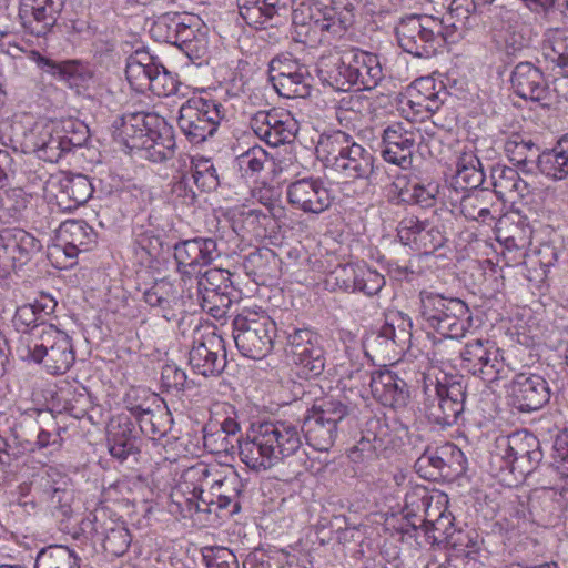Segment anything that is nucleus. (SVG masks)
<instances>
[{
	"instance_id": "obj_1",
	"label": "nucleus",
	"mask_w": 568,
	"mask_h": 568,
	"mask_svg": "<svg viewBox=\"0 0 568 568\" xmlns=\"http://www.w3.org/2000/svg\"><path fill=\"white\" fill-rule=\"evenodd\" d=\"M298 424L288 420L253 423L244 439H237L241 460L252 470H267L295 455L302 447Z\"/></svg>"
},
{
	"instance_id": "obj_2",
	"label": "nucleus",
	"mask_w": 568,
	"mask_h": 568,
	"mask_svg": "<svg viewBox=\"0 0 568 568\" xmlns=\"http://www.w3.org/2000/svg\"><path fill=\"white\" fill-rule=\"evenodd\" d=\"M16 352L20 359L41 364L53 375L67 373L75 361L70 336L53 325L21 335Z\"/></svg>"
},
{
	"instance_id": "obj_3",
	"label": "nucleus",
	"mask_w": 568,
	"mask_h": 568,
	"mask_svg": "<svg viewBox=\"0 0 568 568\" xmlns=\"http://www.w3.org/2000/svg\"><path fill=\"white\" fill-rule=\"evenodd\" d=\"M316 150L344 179L368 180L374 172L372 151L343 131L321 136Z\"/></svg>"
},
{
	"instance_id": "obj_4",
	"label": "nucleus",
	"mask_w": 568,
	"mask_h": 568,
	"mask_svg": "<svg viewBox=\"0 0 568 568\" xmlns=\"http://www.w3.org/2000/svg\"><path fill=\"white\" fill-rule=\"evenodd\" d=\"M419 301L420 318L426 328L452 339L465 336L470 327L471 315L464 301L426 290L420 291Z\"/></svg>"
},
{
	"instance_id": "obj_5",
	"label": "nucleus",
	"mask_w": 568,
	"mask_h": 568,
	"mask_svg": "<svg viewBox=\"0 0 568 568\" xmlns=\"http://www.w3.org/2000/svg\"><path fill=\"white\" fill-rule=\"evenodd\" d=\"M276 337L275 322L262 310L245 307L233 320V338L245 357L262 359L272 351Z\"/></svg>"
},
{
	"instance_id": "obj_6",
	"label": "nucleus",
	"mask_w": 568,
	"mask_h": 568,
	"mask_svg": "<svg viewBox=\"0 0 568 568\" xmlns=\"http://www.w3.org/2000/svg\"><path fill=\"white\" fill-rule=\"evenodd\" d=\"M399 47L418 58H430L448 37L443 20L427 14H409L396 26Z\"/></svg>"
},
{
	"instance_id": "obj_7",
	"label": "nucleus",
	"mask_w": 568,
	"mask_h": 568,
	"mask_svg": "<svg viewBox=\"0 0 568 568\" xmlns=\"http://www.w3.org/2000/svg\"><path fill=\"white\" fill-rule=\"evenodd\" d=\"M349 414L351 408L341 400L322 399L308 410L301 433H304L306 443L315 450L328 452Z\"/></svg>"
},
{
	"instance_id": "obj_8",
	"label": "nucleus",
	"mask_w": 568,
	"mask_h": 568,
	"mask_svg": "<svg viewBox=\"0 0 568 568\" xmlns=\"http://www.w3.org/2000/svg\"><path fill=\"white\" fill-rule=\"evenodd\" d=\"M224 111L216 100L193 95L181 105L178 124L191 143L200 144L214 135Z\"/></svg>"
},
{
	"instance_id": "obj_9",
	"label": "nucleus",
	"mask_w": 568,
	"mask_h": 568,
	"mask_svg": "<svg viewBox=\"0 0 568 568\" xmlns=\"http://www.w3.org/2000/svg\"><path fill=\"white\" fill-rule=\"evenodd\" d=\"M126 79L135 91H151L158 97L176 92V80L145 49H136L126 60Z\"/></svg>"
},
{
	"instance_id": "obj_10",
	"label": "nucleus",
	"mask_w": 568,
	"mask_h": 568,
	"mask_svg": "<svg viewBox=\"0 0 568 568\" xmlns=\"http://www.w3.org/2000/svg\"><path fill=\"white\" fill-rule=\"evenodd\" d=\"M424 396L427 418L442 427L456 424L465 409L466 387L462 379L426 384Z\"/></svg>"
},
{
	"instance_id": "obj_11",
	"label": "nucleus",
	"mask_w": 568,
	"mask_h": 568,
	"mask_svg": "<svg viewBox=\"0 0 568 568\" xmlns=\"http://www.w3.org/2000/svg\"><path fill=\"white\" fill-rule=\"evenodd\" d=\"M493 457L505 463L511 471L530 474L542 459L539 440L528 430H518L495 440Z\"/></svg>"
},
{
	"instance_id": "obj_12",
	"label": "nucleus",
	"mask_w": 568,
	"mask_h": 568,
	"mask_svg": "<svg viewBox=\"0 0 568 568\" xmlns=\"http://www.w3.org/2000/svg\"><path fill=\"white\" fill-rule=\"evenodd\" d=\"M460 357L463 368L485 383L505 379L510 372L503 351L489 339L477 338L467 342Z\"/></svg>"
},
{
	"instance_id": "obj_13",
	"label": "nucleus",
	"mask_w": 568,
	"mask_h": 568,
	"mask_svg": "<svg viewBox=\"0 0 568 568\" xmlns=\"http://www.w3.org/2000/svg\"><path fill=\"white\" fill-rule=\"evenodd\" d=\"M284 334L286 335L285 352L298 367V374L305 378L320 376L325 367L321 337L307 328H294Z\"/></svg>"
},
{
	"instance_id": "obj_14",
	"label": "nucleus",
	"mask_w": 568,
	"mask_h": 568,
	"mask_svg": "<svg viewBox=\"0 0 568 568\" xmlns=\"http://www.w3.org/2000/svg\"><path fill=\"white\" fill-rule=\"evenodd\" d=\"M385 277L365 264H339L331 271L324 281L325 288L332 292H361L367 296L378 294L385 286Z\"/></svg>"
},
{
	"instance_id": "obj_15",
	"label": "nucleus",
	"mask_w": 568,
	"mask_h": 568,
	"mask_svg": "<svg viewBox=\"0 0 568 568\" xmlns=\"http://www.w3.org/2000/svg\"><path fill=\"white\" fill-rule=\"evenodd\" d=\"M268 75L276 92L284 98H306L311 94V75L307 67L288 53L271 60Z\"/></svg>"
},
{
	"instance_id": "obj_16",
	"label": "nucleus",
	"mask_w": 568,
	"mask_h": 568,
	"mask_svg": "<svg viewBox=\"0 0 568 568\" xmlns=\"http://www.w3.org/2000/svg\"><path fill=\"white\" fill-rule=\"evenodd\" d=\"M244 487L245 484L233 468H221L216 484L207 496H203L202 501L195 505V511H203L206 516L214 514L216 517L233 515L241 508L240 497Z\"/></svg>"
},
{
	"instance_id": "obj_17",
	"label": "nucleus",
	"mask_w": 568,
	"mask_h": 568,
	"mask_svg": "<svg viewBox=\"0 0 568 568\" xmlns=\"http://www.w3.org/2000/svg\"><path fill=\"white\" fill-rule=\"evenodd\" d=\"M220 254L217 243L212 237H194L175 243L174 258L184 286L193 281L194 275H200L201 268L214 262Z\"/></svg>"
},
{
	"instance_id": "obj_18",
	"label": "nucleus",
	"mask_w": 568,
	"mask_h": 568,
	"mask_svg": "<svg viewBox=\"0 0 568 568\" xmlns=\"http://www.w3.org/2000/svg\"><path fill=\"white\" fill-rule=\"evenodd\" d=\"M420 133L410 122H393L382 134V156L402 169L410 168Z\"/></svg>"
},
{
	"instance_id": "obj_19",
	"label": "nucleus",
	"mask_w": 568,
	"mask_h": 568,
	"mask_svg": "<svg viewBox=\"0 0 568 568\" xmlns=\"http://www.w3.org/2000/svg\"><path fill=\"white\" fill-rule=\"evenodd\" d=\"M189 364L195 374L216 376L226 366L224 339L214 332L201 334L195 338L189 353Z\"/></svg>"
},
{
	"instance_id": "obj_20",
	"label": "nucleus",
	"mask_w": 568,
	"mask_h": 568,
	"mask_svg": "<svg viewBox=\"0 0 568 568\" xmlns=\"http://www.w3.org/2000/svg\"><path fill=\"white\" fill-rule=\"evenodd\" d=\"M464 453L453 444H446L435 449L427 448L415 463L417 473L426 479L439 476L459 475L466 469Z\"/></svg>"
},
{
	"instance_id": "obj_21",
	"label": "nucleus",
	"mask_w": 568,
	"mask_h": 568,
	"mask_svg": "<svg viewBox=\"0 0 568 568\" xmlns=\"http://www.w3.org/2000/svg\"><path fill=\"white\" fill-rule=\"evenodd\" d=\"M509 396L514 407L523 413L542 408L551 396L549 383L539 374L519 373L509 385Z\"/></svg>"
},
{
	"instance_id": "obj_22",
	"label": "nucleus",
	"mask_w": 568,
	"mask_h": 568,
	"mask_svg": "<svg viewBox=\"0 0 568 568\" xmlns=\"http://www.w3.org/2000/svg\"><path fill=\"white\" fill-rule=\"evenodd\" d=\"M286 197L294 209L316 215L328 210L333 202L325 182L315 178H304L288 184Z\"/></svg>"
},
{
	"instance_id": "obj_23",
	"label": "nucleus",
	"mask_w": 568,
	"mask_h": 568,
	"mask_svg": "<svg viewBox=\"0 0 568 568\" xmlns=\"http://www.w3.org/2000/svg\"><path fill=\"white\" fill-rule=\"evenodd\" d=\"M41 247V242L23 229H0V271L26 264Z\"/></svg>"
},
{
	"instance_id": "obj_24",
	"label": "nucleus",
	"mask_w": 568,
	"mask_h": 568,
	"mask_svg": "<svg viewBox=\"0 0 568 568\" xmlns=\"http://www.w3.org/2000/svg\"><path fill=\"white\" fill-rule=\"evenodd\" d=\"M355 374L359 379H368L373 397L383 406L398 408L407 404L409 397L407 384L390 371L357 369Z\"/></svg>"
},
{
	"instance_id": "obj_25",
	"label": "nucleus",
	"mask_w": 568,
	"mask_h": 568,
	"mask_svg": "<svg viewBox=\"0 0 568 568\" xmlns=\"http://www.w3.org/2000/svg\"><path fill=\"white\" fill-rule=\"evenodd\" d=\"M220 470L221 467L217 465L196 463L183 471V484L192 494V497L185 500L183 517L193 518L197 516V520H210L207 517L201 516L203 511H195V505L201 503L203 496H207V493L213 489Z\"/></svg>"
},
{
	"instance_id": "obj_26",
	"label": "nucleus",
	"mask_w": 568,
	"mask_h": 568,
	"mask_svg": "<svg viewBox=\"0 0 568 568\" xmlns=\"http://www.w3.org/2000/svg\"><path fill=\"white\" fill-rule=\"evenodd\" d=\"M64 7V0H21L19 16L22 26L31 34L45 36Z\"/></svg>"
},
{
	"instance_id": "obj_27",
	"label": "nucleus",
	"mask_w": 568,
	"mask_h": 568,
	"mask_svg": "<svg viewBox=\"0 0 568 568\" xmlns=\"http://www.w3.org/2000/svg\"><path fill=\"white\" fill-rule=\"evenodd\" d=\"M397 236L404 245L424 253L434 252L444 243V236L436 226L428 220H419L414 215L399 222Z\"/></svg>"
},
{
	"instance_id": "obj_28",
	"label": "nucleus",
	"mask_w": 568,
	"mask_h": 568,
	"mask_svg": "<svg viewBox=\"0 0 568 568\" xmlns=\"http://www.w3.org/2000/svg\"><path fill=\"white\" fill-rule=\"evenodd\" d=\"M161 124V118L154 113H125L113 121V138L130 150L143 146V139L151 128Z\"/></svg>"
},
{
	"instance_id": "obj_29",
	"label": "nucleus",
	"mask_w": 568,
	"mask_h": 568,
	"mask_svg": "<svg viewBox=\"0 0 568 568\" xmlns=\"http://www.w3.org/2000/svg\"><path fill=\"white\" fill-rule=\"evenodd\" d=\"M514 92L531 101H544L549 98V87L541 70L530 62L518 63L511 72Z\"/></svg>"
},
{
	"instance_id": "obj_30",
	"label": "nucleus",
	"mask_w": 568,
	"mask_h": 568,
	"mask_svg": "<svg viewBox=\"0 0 568 568\" xmlns=\"http://www.w3.org/2000/svg\"><path fill=\"white\" fill-rule=\"evenodd\" d=\"M59 244L57 251H62L69 257H75L80 252H88L97 241L93 229L81 220H68L63 222L58 231Z\"/></svg>"
},
{
	"instance_id": "obj_31",
	"label": "nucleus",
	"mask_w": 568,
	"mask_h": 568,
	"mask_svg": "<svg viewBox=\"0 0 568 568\" xmlns=\"http://www.w3.org/2000/svg\"><path fill=\"white\" fill-rule=\"evenodd\" d=\"M354 48L344 50L336 59L322 60L320 77L335 90L348 91L355 85Z\"/></svg>"
},
{
	"instance_id": "obj_32",
	"label": "nucleus",
	"mask_w": 568,
	"mask_h": 568,
	"mask_svg": "<svg viewBox=\"0 0 568 568\" xmlns=\"http://www.w3.org/2000/svg\"><path fill=\"white\" fill-rule=\"evenodd\" d=\"M239 10L248 26L258 29L274 18L285 17L288 8L287 0H239Z\"/></svg>"
},
{
	"instance_id": "obj_33",
	"label": "nucleus",
	"mask_w": 568,
	"mask_h": 568,
	"mask_svg": "<svg viewBox=\"0 0 568 568\" xmlns=\"http://www.w3.org/2000/svg\"><path fill=\"white\" fill-rule=\"evenodd\" d=\"M143 146H139V151L143 152V156L155 163L165 162L172 159L175 153V140L172 129L166 125L164 119L161 118V124L151 128L150 132L143 139Z\"/></svg>"
},
{
	"instance_id": "obj_34",
	"label": "nucleus",
	"mask_w": 568,
	"mask_h": 568,
	"mask_svg": "<svg viewBox=\"0 0 568 568\" xmlns=\"http://www.w3.org/2000/svg\"><path fill=\"white\" fill-rule=\"evenodd\" d=\"M490 178L496 195L503 201L516 202L530 194L529 183L523 180L516 169L498 165L491 169Z\"/></svg>"
},
{
	"instance_id": "obj_35",
	"label": "nucleus",
	"mask_w": 568,
	"mask_h": 568,
	"mask_svg": "<svg viewBox=\"0 0 568 568\" xmlns=\"http://www.w3.org/2000/svg\"><path fill=\"white\" fill-rule=\"evenodd\" d=\"M144 302L166 321H172L182 312L181 298L174 285L168 281L155 282L143 293Z\"/></svg>"
},
{
	"instance_id": "obj_36",
	"label": "nucleus",
	"mask_w": 568,
	"mask_h": 568,
	"mask_svg": "<svg viewBox=\"0 0 568 568\" xmlns=\"http://www.w3.org/2000/svg\"><path fill=\"white\" fill-rule=\"evenodd\" d=\"M537 170L554 180H562L568 175V134L560 138L551 150L538 153Z\"/></svg>"
},
{
	"instance_id": "obj_37",
	"label": "nucleus",
	"mask_w": 568,
	"mask_h": 568,
	"mask_svg": "<svg viewBox=\"0 0 568 568\" xmlns=\"http://www.w3.org/2000/svg\"><path fill=\"white\" fill-rule=\"evenodd\" d=\"M504 150L508 160L524 173L532 174L536 172L539 149L530 139L526 140L518 133L511 134L505 141Z\"/></svg>"
},
{
	"instance_id": "obj_38",
	"label": "nucleus",
	"mask_w": 568,
	"mask_h": 568,
	"mask_svg": "<svg viewBox=\"0 0 568 568\" xmlns=\"http://www.w3.org/2000/svg\"><path fill=\"white\" fill-rule=\"evenodd\" d=\"M355 85L357 90H372L384 78L378 57L368 51L354 48Z\"/></svg>"
},
{
	"instance_id": "obj_39",
	"label": "nucleus",
	"mask_w": 568,
	"mask_h": 568,
	"mask_svg": "<svg viewBox=\"0 0 568 568\" xmlns=\"http://www.w3.org/2000/svg\"><path fill=\"white\" fill-rule=\"evenodd\" d=\"M138 437L133 434L132 424L125 422L111 426L109 429L108 447L112 457L120 462H124L131 455H136L140 449Z\"/></svg>"
},
{
	"instance_id": "obj_40",
	"label": "nucleus",
	"mask_w": 568,
	"mask_h": 568,
	"mask_svg": "<svg viewBox=\"0 0 568 568\" xmlns=\"http://www.w3.org/2000/svg\"><path fill=\"white\" fill-rule=\"evenodd\" d=\"M455 185L460 189H477L485 180L483 165L471 151H463L456 162Z\"/></svg>"
},
{
	"instance_id": "obj_41",
	"label": "nucleus",
	"mask_w": 568,
	"mask_h": 568,
	"mask_svg": "<svg viewBox=\"0 0 568 568\" xmlns=\"http://www.w3.org/2000/svg\"><path fill=\"white\" fill-rule=\"evenodd\" d=\"M541 57L555 67L568 65V29L551 28L545 32Z\"/></svg>"
},
{
	"instance_id": "obj_42",
	"label": "nucleus",
	"mask_w": 568,
	"mask_h": 568,
	"mask_svg": "<svg viewBox=\"0 0 568 568\" xmlns=\"http://www.w3.org/2000/svg\"><path fill=\"white\" fill-rule=\"evenodd\" d=\"M268 125L264 141L271 146L290 143L298 132V123L291 113L276 109H273Z\"/></svg>"
},
{
	"instance_id": "obj_43",
	"label": "nucleus",
	"mask_w": 568,
	"mask_h": 568,
	"mask_svg": "<svg viewBox=\"0 0 568 568\" xmlns=\"http://www.w3.org/2000/svg\"><path fill=\"white\" fill-rule=\"evenodd\" d=\"M186 290L191 298L194 295L212 292H225L232 285L231 273L224 268H209L200 275H194L192 282H187Z\"/></svg>"
},
{
	"instance_id": "obj_44",
	"label": "nucleus",
	"mask_w": 568,
	"mask_h": 568,
	"mask_svg": "<svg viewBox=\"0 0 568 568\" xmlns=\"http://www.w3.org/2000/svg\"><path fill=\"white\" fill-rule=\"evenodd\" d=\"M389 440V428L385 420L381 418H371L366 422L362 437L355 446L356 450L362 453H375L387 448Z\"/></svg>"
},
{
	"instance_id": "obj_45",
	"label": "nucleus",
	"mask_w": 568,
	"mask_h": 568,
	"mask_svg": "<svg viewBox=\"0 0 568 568\" xmlns=\"http://www.w3.org/2000/svg\"><path fill=\"white\" fill-rule=\"evenodd\" d=\"M394 186L399 190L398 196L402 202L419 205L422 207L432 206L435 200L437 187L428 184L424 185L417 181L406 182L398 178Z\"/></svg>"
},
{
	"instance_id": "obj_46",
	"label": "nucleus",
	"mask_w": 568,
	"mask_h": 568,
	"mask_svg": "<svg viewBox=\"0 0 568 568\" xmlns=\"http://www.w3.org/2000/svg\"><path fill=\"white\" fill-rule=\"evenodd\" d=\"M34 568H80V558L65 546H50L38 552Z\"/></svg>"
},
{
	"instance_id": "obj_47",
	"label": "nucleus",
	"mask_w": 568,
	"mask_h": 568,
	"mask_svg": "<svg viewBox=\"0 0 568 568\" xmlns=\"http://www.w3.org/2000/svg\"><path fill=\"white\" fill-rule=\"evenodd\" d=\"M314 30L328 33L332 37L341 38L353 24V14L349 11L337 12L334 8H325L322 17L310 18Z\"/></svg>"
},
{
	"instance_id": "obj_48",
	"label": "nucleus",
	"mask_w": 568,
	"mask_h": 568,
	"mask_svg": "<svg viewBox=\"0 0 568 568\" xmlns=\"http://www.w3.org/2000/svg\"><path fill=\"white\" fill-rule=\"evenodd\" d=\"M268 161L270 156L266 150L254 145L236 156L235 165L242 178L257 180Z\"/></svg>"
},
{
	"instance_id": "obj_49",
	"label": "nucleus",
	"mask_w": 568,
	"mask_h": 568,
	"mask_svg": "<svg viewBox=\"0 0 568 568\" xmlns=\"http://www.w3.org/2000/svg\"><path fill=\"white\" fill-rule=\"evenodd\" d=\"M191 178L202 191H213L219 184V175L211 159L204 156L191 158Z\"/></svg>"
},
{
	"instance_id": "obj_50",
	"label": "nucleus",
	"mask_w": 568,
	"mask_h": 568,
	"mask_svg": "<svg viewBox=\"0 0 568 568\" xmlns=\"http://www.w3.org/2000/svg\"><path fill=\"white\" fill-rule=\"evenodd\" d=\"M63 122L44 120L34 123L32 129L26 134V142L38 155L45 145L60 133Z\"/></svg>"
},
{
	"instance_id": "obj_51",
	"label": "nucleus",
	"mask_w": 568,
	"mask_h": 568,
	"mask_svg": "<svg viewBox=\"0 0 568 568\" xmlns=\"http://www.w3.org/2000/svg\"><path fill=\"white\" fill-rule=\"evenodd\" d=\"M37 63L48 72L58 74L62 80L68 81L70 85H78L79 81L84 78V67L77 61L55 63L38 54Z\"/></svg>"
},
{
	"instance_id": "obj_52",
	"label": "nucleus",
	"mask_w": 568,
	"mask_h": 568,
	"mask_svg": "<svg viewBox=\"0 0 568 568\" xmlns=\"http://www.w3.org/2000/svg\"><path fill=\"white\" fill-rule=\"evenodd\" d=\"M194 297L202 310L216 320L223 318L232 304L229 291L212 292L211 290L205 294L194 295Z\"/></svg>"
},
{
	"instance_id": "obj_53",
	"label": "nucleus",
	"mask_w": 568,
	"mask_h": 568,
	"mask_svg": "<svg viewBox=\"0 0 568 568\" xmlns=\"http://www.w3.org/2000/svg\"><path fill=\"white\" fill-rule=\"evenodd\" d=\"M28 203L26 193L22 189L14 187L0 192V222L16 216Z\"/></svg>"
},
{
	"instance_id": "obj_54",
	"label": "nucleus",
	"mask_w": 568,
	"mask_h": 568,
	"mask_svg": "<svg viewBox=\"0 0 568 568\" xmlns=\"http://www.w3.org/2000/svg\"><path fill=\"white\" fill-rule=\"evenodd\" d=\"M63 192L75 205H80L92 196L93 187L88 176L78 174L65 180Z\"/></svg>"
},
{
	"instance_id": "obj_55",
	"label": "nucleus",
	"mask_w": 568,
	"mask_h": 568,
	"mask_svg": "<svg viewBox=\"0 0 568 568\" xmlns=\"http://www.w3.org/2000/svg\"><path fill=\"white\" fill-rule=\"evenodd\" d=\"M40 320L38 313V306L33 304H24L17 308L13 316V325L18 331L26 334H31L33 331H41L43 326H39L37 323Z\"/></svg>"
},
{
	"instance_id": "obj_56",
	"label": "nucleus",
	"mask_w": 568,
	"mask_h": 568,
	"mask_svg": "<svg viewBox=\"0 0 568 568\" xmlns=\"http://www.w3.org/2000/svg\"><path fill=\"white\" fill-rule=\"evenodd\" d=\"M131 535L123 526L111 528L103 541V547L113 556H122L130 547Z\"/></svg>"
},
{
	"instance_id": "obj_57",
	"label": "nucleus",
	"mask_w": 568,
	"mask_h": 568,
	"mask_svg": "<svg viewBox=\"0 0 568 568\" xmlns=\"http://www.w3.org/2000/svg\"><path fill=\"white\" fill-rule=\"evenodd\" d=\"M460 212L463 215L473 221L486 222L490 219V210L485 205L479 194H468L463 196L460 201Z\"/></svg>"
},
{
	"instance_id": "obj_58",
	"label": "nucleus",
	"mask_w": 568,
	"mask_h": 568,
	"mask_svg": "<svg viewBox=\"0 0 568 568\" xmlns=\"http://www.w3.org/2000/svg\"><path fill=\"white\" fill-rule=\"evenodd\" d=\"M180 18L176 16L164 14L159 17L151 27V34L156 41L172 43L174 41L175 29H179Z\"/></svg>"
},
{
	"instance_id": "obj_59",
	"label": "nucleus",
	"mask_w": 568,
	"mask_h": 568,
	"mask_svg": "<svg viewBox=\"0 0 568 568\" xmlns=\"http://www.w3.org/2000/svg\"><path fill=\"white\" fill-rule=\"evenodd\" d=\"M429 506L430 497L425 489H415L405 495L406 517H419L423 521Z\"/></svg>"
},
{
	"instance_id": "obj_60",
	"label": "nucleus",
	"mask_w": 568,
	"mask_h": 568,
	"mask_svg": "<svg viewBox=\"0 0 568 568\" xmlns=\"http://www.w3.org/2000/svg\"><path fill=\"white\" fill-rule=\"evenodd\" d=\"M203 559L206 568H239L236 556L224 547L205 549Z\"/></svg>"
},
{
	"instance_id": "obj_61",
	"label": "nucleus",
	"mask_w": 568,
	"mask_h": 568,
	"mask_svg": "<svg viewBox=\"0 0 568 568\" xmlns=\"http://www.w3.org/2000/svg\"><path fill=\"white\" fill-rule=\"evenodd\" d=\"M508 227V234L504 235V242L508 248H525L530 244L531 229L520 219L516 224L511 223Z\"/></svg>"
},
{
	"instance_id": "obj_62",
	"label": "nucleus",
	"mask_w": 568,
	"mask_h": 568,
	"mask_svg": "<svg viewBox=\"0 0 568 568\" xmlns=\"http://www.w3.org/2000/svg\"><path fill=\"white\" fill-rule=\"evenodd\" d=\"M204 446L212 454H229L235 449L236 443L223 432L205 433L203 436Z\"/></svg>"
},
{
	"instance_id": "obj_63",
	"label": "nucleus",
	"mask_w": 568,
	"mask_h": 568,
	"mask_svg": "<svg viewBox=\"0 0 568 568\" xmlns=\"http://www.w3.org/2000/svg\"><path fill=\"white\" fill-rule=\"evenodd\" d=\"M186 374L175 364H166L161 371V383L166 390H182L186 383Z\"/></svg>"
},
{
	"instance_id": "obj_64",
	"label": "nucleus",
	"mask_w": 568,
	"mask_h": 568,
	"mask_svg": "<svg viewBox=\"0 0 568 568\" xmlns=\"http://www.w3.org/2000/svg\"><path fill=\"white\" fill-rule=\"evenodd\" d=\"M139 423L141 430L152 439L162 438L168 432V427L161 424V416L154 415L149 409L142 410Z\"/></svg>"
}]
</instances>
